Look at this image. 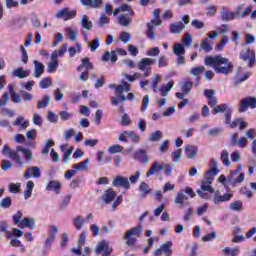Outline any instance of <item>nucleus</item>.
I'll return each instance as SVG.
<instances>
[{
  "mask_svg": "<svg viewBox=\"0 0 256 256\" xmlns=\"http://www.w3.org/2000/svg\"><path fill=\"white\" fill-rule=\"evenodd\" d=\"M204 63L208 67H213L216 73H221L222 75L233 73V63L221 55L207 56Z\"/></svg>",
  "mask_w": 256,
  "mask_h": 256,
  "instance_id": "1",
  "label": "nucleus"
},
{
  "mask_svg": "<svg viewBox=\"0 0 256 256\" xmlns=\"http://www.w3.org/2000/svg\"><path fill=\"white\" fill-rule=\"evenodd\" d=\"M213 179H215V176L209 174L205 175V180L202 181L200 190L196 191L197 195H199L201 199H211V194L209 193H215V189H213V186H211Z\"/></svg>",
  "mask_w": 256,
  "mask_h": 256,
  "instance_id": "2",
  "label": "nucleus"
},
{
  "mask_svg": "<svg viewBox=\"0 0 256 256\" xmlns=\"http://www.w3.org/2000/svg\"><path fill=\"white\" fill-rule=\"evenodd\" d=\"M141 233H143V225L141 224L126 231V234L124 236V239L126 240V245H128V247H133V245L137 243L136 237H141Z\"/></svg>",
  "mask_w": 256,
  "mask_h": 256,
  "instance_id": "3",
  "label": "nucleus"
},
{
  "mask_svg": "<svg viewBox=\"0 0 256 256\" xmlns=\"http://www.w3.org/2000/svg\"><path fill=\"white\" fill-rule=\"evenodd\" d=\"M151 65H155V59L153 58H142L138 62V69L143 71L142 77H149L151 75Z\"/></svg>",
  "mask_w": 256,
  "mask_h": 256,
  "instance_id": "4",
  "label": "nucleus"
},
{
  "mask_svg": "<svg viewBox=\"0 0 256 256\" xmlns=\"http://www.w3.org/2000/svg\"><path fill=\"white\" fill-rule=\"evenodd\" d=\"M117 55L125 57V55H127V50L123 48H117L116 50H112L111 52L106 51L102 56V61L104 63H107V61H109L110 59L111 63H115L117 61Z\"/></svg>",
  "mask_w": 256,
  "mask_h": 256,
  "instance_id": "5",
  "label": "nucleus"
},
{
  "mask_svg": "<svg viewBox=\"0 0 256 256\" xmlns=\"http://www.w3.org/2000/svg\"><path fill=\"white\" fill-rule=\"evenodd\" d=\"M241 169H243V167L241 165H238V168L230 173L227 178L230 185H239V183H243L245 181V174L240 173ZM235 175H238V177L235 178Z\"/></svg>",
  "mask_w": 256,
  "mask_h": 256,
  "instance_id": "6",
  "label": "nucleus"
},
{
  "mask_svg": "<svg viewBox=\"0 0 256 256\" xmlns=\"http://www.w3.org/2000/svg\"><path fill=\"white\" fill-rule=\"evenodd\" d=\"M2 155H4L5 157H10V159L16 161V163H18L20 167H23V160L21 159L17 151L11 150L9 145L5 144L3 146Z\"/></svg>",
  "mask_w": 256,
  "mask_h": 256,
  "instance_id": "7",
  "label": "nucleus"
},
{
  "mask_svg": "<svg viewBox=\"0 0 256 256\" xmlns=\"http://www.w3.org/2000/svg\"><path fill=\"white\" fill-rule=\"evenodd\" d=\"M255 109L256 108V97L248 96L241 100L239 113H245L247 109Z\"/></svg>",
  "mask_w": 256,
  "mask_h": 256,
  "instance_id": "8",
  "label": "nucleus"
},
{
  "mask_svg": "<svg viewBox=\"0 0 256 256\" xmlns=\"http://www.w3.org/2000/svg\"><path fill=\"white\" fill-rule=\"evenodd\" d=\"M232 197H233V193H226L224 195H221V192L219 190H216L212 197V201H213L214 205H221L222 203L231 201Z\"/></svg>",
  "mask_w": 256,
  "mask_h": 256,
  "instance_id": "9",
  "label": "nucleus"
},
{
  "mask_svg": "<svg viewBox=\"0 0 256 256\" xmlns=\"http://www.w3.org/2000/svg\"><path fill=\"white\" fill-rule=\"evenodd\" d=\"M240 59L242 61H248V67H253L255 63V50H251V48H247L240 52Z\"/></svg>",
  "mask_w": 256,
  "mask_h": 256,
  "instance_id": "10",
  "label": "nucleus"
},
{
  "mask_svg": "<svg viewBox=\"0 0 256 256\" xmlns=\"http://www.w3.org/2000/svg\"><path fill=\"white\" fill-rule=\"evenodd\" d=\"M77 12L75 10H69V8H63L56 13L57 19H63L69 21V19H75Z\"/></svg>",
  "mask_w": 256,
  "mask_h": 256,
  "instance_id": "11",
  "label": "nucleus"
},
{
  "mask_svg": "<svg viewBox=\"0 0 256 256\" xmlns=\"http://www.w3.org/2000/svg\"><path fill=\"white\" fill-rule=\"evenodd\" d=\"M113 187H123V189H131V183H129V178L123 176H115L113 182Z\"/></svg>",
  "mask_w": 256,
  "mask_h": 256,
  "instance_id": "12",
  "label": "nucleus"
},
{
  "mask_svg": "<svg viewBox=\"0 0 256 256\" xmlns=\"http://www.w3.org/2000/svg\"><path fill=\"white\" fill-rule=\"evenodd\" d=\"M112 251L113 248H109V242L103 240L98 244L95 253L97 255H101V253H103L102 256H109L111 255Z\"/></svg>",
  "mask_w": 256,
  "mask_h": 256,
  "instance_id": "13",
  "label": "nucleus"
},
{
  "mask_svg": "<svg viewBox=\"0 0 256 256\" xmlns=\"http://www.w3.org/2000/svg\"><path fill=\"white\" fill-rule=\"evenodd\" d=\"M220 15H221L222 21H224L225 23L229 21H233V19L237 17V9H235V12H231L229 11V9H227L226 6H223L220 11Z\"/></svg>",
  "mask_w": 256,
  "mask_h": 256,
  "instance_id": "14",
  "label": "nucleus"
},
{
  "mask_svg": "<svg viewBox=\"0 0 256 256\" xmlns=\"http://www.w3.org/2000/svg\"><path fill=\"white\" fill-rule=\"evenodd\" d=\"M161 23V20H151L150 23H147L148 38L152 41L155 40L157 37V34L155 33V27H159Z\"/></svg>",
  "mask_w": 256,
  "mask_h": 256,
  "instance_id": "15",
  "label": "nucleus"
},
{
  "mask_svg": "<svg viewBox=\"0 0 256 256\" xmlns=\"http://www.w3.org/2000/svg\"><path fill=\"white\" fill-rule=\"evenodd\" d=\"M31 177H34L35 179H39V177H41V170L39 169V167H29L24 172V179H31Z\"/></svg>",
  "mask_w": 256,
  "mask_h": 256,
  "instance_id": "16",
  "label": "nucleus"
},
{
  "mask_svg": "<svg viewBox=\"0 0 256 256\" xmlns=\"http://www.w3.org/2000/svg\"><path fill=\"white\" fill-rule=\"evenodd\" d=\"M204 95L208 99V104L212 106V109L219 103V99L215 97V90L205 89Z\"/></svg>",
  "mask_w": 256,
  "mask_h": 256,
  "instance_id": "17",
  "label": "nucleus"
},
{
  "mask_svg": "<svg viewBox=\"0 0 256 256\" xmlns=\"http://www.w3.org/2000/svg\"><path fill=\"white\" fill-rule=\"evenodd\" d=\"M115 197H117V193L113 190V188H109L104 191V194L101 196L102 201H104L105 205H109L112 201H115Z\"/></svg>",
  "mask_w": 256,
  "mask_h": 256,
  "instance_id": "18",
  "label": "nucleus"
},
{
  "mask_svg": "<svg viewBox=\"0 0 256 256\" xmlns=\"http://www.w3.org/2000/svg\"><path fill=\"white\" fill-rule=\"evenodd\" d=\"M165 162H154L152 167L146 172V177H151V175H155V173H159V171H163L165 169Z\"/></svg>",
  "mask_w": 256,
  "mask_h": 256,
  "instance_id": "19",
  "label": "nucleus"
},
{
  "mask_svg": "<svg viewBox=\"0 0 256 256\" xmlns=\"http://www.w3.org/2000/svg\"><path fill=\"white\" fill-rule=\"evenodd\" d=\"M86 239H87V230L83 231L80 234V237L78 239V248L72 249V252H74L75 255H81V249H83V245H85Z\"/></svg>",
  "mask_w": 256,
  "mask_h": 256,
  "instance_id": "20",
  "label": "nucleus"
},
{
  "mask_svg": "<svg viewBox=\"0 0 256 256\" xmlns=\"http://www.w3.org/2000/svg\"><path fill=\"white\" fill-rule=\"evenodd\" d=\"M36 225H37V220L35 218H31V217H25L20 222V228L21 229H25L27 227L29 229H35Z\"/></svg>",
  "mask_w": 256,
  "mask_h": 256,
  "instance_id": "21",
  "label": "nucleus"
},
{
  "mask_svg": "<svg viewBox=\"0 0 256 256\" xmlns=\"http://www.w3.org/2000/svg\"><path fill=\"white\" fill-rule=\"evenodd\" d=\"M185 154L188 159H195L197 157V154L199 153V148L195 145H187L185 146Z\"/></svg>",
  "mask_w": 256,
  "mask_h": 256,
  "instance_id": "22",
  "label": "nucleus"
},
{
  "mask_svg": "<svg viewBox=\"0 0 256 256\" xmlns=\"http://www.w3.org/2000/svg\"><path fill=\"white\" fill-rule=\"evenodd\" d=\"M45 73V65L39 62V60H34V77L35 79H39L41 75Z\"/></svg>",
  "mask_w": 256,
  "mask_h": 256,
  "instance_id": "23",
  "label": "nucleus"
},
{
  "mask_svg": "<svg viewBox=\"0 0 256 256\" xmlns=\"http://www.w3.org/2000/svg\"><path fill=\"white\" fill-rule=\"evenodd\" d=\"M242 11V12H241ZM252 8L251 6H248L244 11H243V5H240L236 7V17L238 19H243L249 15H251Z\"/></svg>",
  "mask_w": 256,
  "mask_h": 256,
  "instance_id": "24",
  "label": "nucleus"
},
{
  "mask_svg": "<svg viewBox=\"0 0 256 256\" xmlns=\"http://www.w3.org/2000/svg\"><path fill=\"white\" fill-rule=\"evenodd\" d=\"M12 74L14 77H18V79H25V77L31 75V70H24L23 67H18L13 70Z\"/></svg>",
  "mask_w": 256,
  "mask_h": 256,
  "instance_id": "25",
  "label": "nucleus"
},
{
  "mask_svg": "<svg viewBox=\"0 0 256 256\" xmlns=\"http://www.w3.org/2000/svg\"><path fill=\"white\" fill-rule=\"evenodd\" d=\"M46 191H55V193L59 195V191H61V182L57 180L50 181L46 186Z\"/></svg>",
  "mask_w": 256,
  "mask_h": 256,
  "instance_id": "26",
  "label": "nucleus"
},
{
  "mask_svg": "<svg viewBox=\"0 0 256 256\" xmlns=\"http://www.w3.org/2000/svg\"><path fill=\"white\" fill-rule=\"evenodd\" d=\"M134 159L137 161H141L145 165L149 163V157L147 156V152L143 149L139 150L138 152H135Z\"/></svg>",
  "mask_w": 256,
  "mask_h": 256,
  "instance_id": "27",
  "label": "nucleus"
},
{
  "mask_svg": "<svg viewBox=\"0 0 256 256\" xmlns=\"http://www.w3.org/2000/svg\"><path fill=\"white\" fill-rule=\"evenodd\" d=\"M183 31H185V24H183V22H175L170 24V33H182Z\"/></svg>",
  "mask_w": 256,
  "mask_h": 256,
  "instance_id": "28",
  "label": "nucleus"
},
{
  "mask_svg": "<svg viewBox=\"0 0 256 256\" xmlns=\"http://www.w3.org/2000/svg\"><path fill=\"white\" fill-rule=\"evenodd\" d=\"M13 125L20 127V129H27L29 127V120H25L23 116H18L13 122Z\"/></svg>",
  "mask_w": 256,
  "mask_h": 256,
  "instance_id": "29",
  "label": "nucleus"
},
{
  "mask_svg": "<svg viewBox=\"0 0 256 256\" xmlns=\"http://www.w3.org/2000/svg\"><path fill=\"white\" fill-rule=\"evenodd\" d=\"M118 23L122 25V27H129V25L133 23V19H131L129 14H122L118 18Z\"/></svg>",
  "mask_w": 256,
  "mask_h": 256,
  "instance_id": "30",
  "label": "nucleus"
},
{
  "mask_svg": "<svg viewBox=\"0 0 256 256\" xmlns=\"http://www.w3.org/2000/svg\"><path fill=\"white\" fill-rule=\"evenodd\" d=\"M85 218L81 215L76 216L73 219V226L75 227V229H77V231H81V229H83V226L85 225Z\"/></svg>",
  "mask_w": 256,
  "mask_h": 256,
  "instance_id": "31",
  "label": "nucleus"
},
{
  "mask_svg": "<svg viewBox=\"0 0 256 256\" xmlns=\"http://www.w3.org/2000/svg\"><path fill=\"white\" fill-rule=\"evenodd\" d=\"M50 103H51V97L49 95H45L38 100L37 107L38 109H46V107H49Z\"/></svg>",
  "mask_w": 256,
  "mask_h": 256,
  "instance_id": "32",
  "label": "nucleus"
},
{
  "mask_svg": "<svg viewBox=\"0 0 256 256\" xmlns=\"http://www.w3.org/2000/svg\"><path fill=\"white\" fill-rule=\"evenodd\" d=\"M67 47H68V45L65 43L58 50H55L51 54L52 59H57L58 57H63V55H65V53H67Z\"/></svg>",
  "mask_w": 256,
  "mask_h": 256,
  "instance_id": "33",
  "label": "nucleus"
},
{
  "mask_svg": "<svg viewBox=\"0 0 256 256\" xmlns=\"http://www.w3.org/2000/svg\"><path fill=\"white\" fill-rule=\"evenodd\" d=\"M173 85H175V83L170 81L166 85H163L159 88L162 97H167V95H169V91L173 89Z\"/></svg>",
  "mask_w": 256,
  "mask_h": 256,
  "instance_id": "34",
  "label": "nucleus"
},
{
  "mask_svg": "<svg viewBox=\"0 0 256 256\" xmlns=\"http://www.w3.org/2000/svg\"><path fill=\"white\" fill-rule=\"evenodd\" d=\"M81 25L83 29H87V31H91L93 29V22L89 20V16L87 15L82 16Z\"/></svg>",
  "mask_w": 256,
  "mask_h": 256,
  "instance_id": "35",
  "label": "nucleus"
},
{
  "mask_svg": "<svg viewBox=\"0 0 256 256\" xmlns=\"http://www.w3.org/2000/svg\"><path fill=\"white\" fill-rule=\"evenodd\" d=\"M171 247H173V242L168 241L165 244H162L160 246V249L162 250V253H164V255L171 256L173 253V250L171 249Z\"/></svg>",
  "mask_w": 256,
  "mask_h": 256,
  "instance_id": "36",
  "label": "nucleus"
},
{
  "mask_svg": "<svg viewBox=\"0 0 256 256\" xmlns=\"http://www.w3.org/2000/svg\"><path fill=\"white\" fill-rule=\"evenodd\" d=\"M124 91H125L126 93H129V91H131V86H130L127 82H125V81H123L122 84H120V85H118V86L116 87V93H117V95L123 94Z\"/></svg>",
  "mask_w": 256,
  "mask_h": 256,
  "instance_id": "37",
  "label": "nucleus"
},
{
  "mask_svg": "<svg viewBox=\"0 0 256 256\" xmlns=\"http://www.w3.org/2000/svg\"><path fill=\"white\" fill-rule=\"evenodd\" d=\"M16 151L23 153L25 155L26 161H33V153L31 150L24 148L23 146H18Z\"/></svg>",
  "mask_w": 256,
  "mask_h": 256,
  "instance_id": "38",
  "label": "nucleus"
},
{
  "mask_svg": "<svg viewBox=\"0 0 256 256\" xmlns=\"http://www.w3.org/2000/svg\"><path fill=\"white\" fill-rule=\"evenodd\" d=\"M51 61L48 63V73H55L59 67V60L50 56Z\"/></svg>",
  "mask_w": 256,
  "mask_h": 256,
  "instance_id": "39",
  "label": "nucleus"
},
{
  "mask_svg": "<svg viewBox=\"0 0 256 256\" xmlns=\"http://www.w3.org/2000/svg\"><path fill=\"white\" fill-rule=\"evenodd\" d=\"M89 163H91V159L87 158L86 160L80 163L74 164L73 169H75L76 171H86Z\"/></svg>",
  "mask_w": 256,
  "mask_h": 256,
  "instance_id": "40",
  "label": "nucleus"
},
{
  "mask_svg": "<svg viewBox=\"0 0 256 256\" xmlns=\"http://www.w3.org/2000/svg\"><path fill=\"white\" fill-rule=\"evenodd\" d=\"M82 67H85L86 71H91L93 64L89 61V58L86 57L81 60V65L77 67V71H81Z\"/></svg>",
  "mask_w": 256,
  "mask_h": 256,
  "instance_id": "41",
  "label": "nucleus"
},
{
  "mask_svg": "<svg viewBox=\"0 0 256 256\" xmlns=\"http://www.w3.org/2000/svg\"><path fill=\"white\" fill-rule=\"evenodd\" d=\"M35 187V183L33 181L29 180L26 183V190L24 191V197L25 199H29L33 193V188Z\"/></svg>",
  "mask_w": 256,
  "mask_h": 256,
  "instance_id": "42",
  "label": "nucleus"
},
{
  "mask_svg": "<svg viewBox=\"0 0 256 256\" xmlns=\"http://www.w3.org/2000/svg\"><path fill=\"white\" fill-rule=\"evenodd\" d=\"M222 253L228 256H237L240 253V250H239V247H234V248L225 247L223 248Z\"/></svg>",
  "mask_w": 256,
  "mask_h": 256,
  "instance_id": "43",
  "label": "nucleus"
},
{
  "mask_svg": "<svg viewBox=\"0 0 256 256\" xmlns=\"http://www.w3.org/2000/svg\"><path fill=\"white\" fill-rule=\"evenodd\" d=\"M187 199H189V198L187 197V195H185V193L178 192L177 196H176V198L174 200V203L176 205H184V203L187 201Z\"/></svg>",
  "mask_w": 256,
  "mask_h": 256,
  "instance_id": "44",
  "label": "nucleus"
},
{
  "mask_svg": "<svg viewBox=\"0 0 256 256\" xmlns=\"http://www.w3.org/2000/svg\"><path fill=\"white\" fill-rule=\"evenodd\" d=\"M228 207L231 211H243V202L241 200H236L230 203Z\"/></svg>",
  "mask_w": 256,
  "mask_h": 256,
  "instance_id": "45",
  "label": "nucleus"
},
{
  "mask_svg": "<svg viewBox=\"0 0 256 256\" xmlns=\"http://www.w3.org/2000/svg\"><path fill=\"white\" fill-rule=\"evenodd\" d=\"M210 163H211L212 168L210 170H208L206 172V174L212 175L215 177V175H217V173H219V169H217V160L215 158H212Z\"/></svg>",
  "mask_w": 256,
  "mask_h": 256,
  "instance_id": "46",
  "label": "nucleus"
},
{
  "mask_svg": "<svg viewBox=\"0 0 256 256\" xmlns=\"http://www.w3.org/2000/svg\"><path fill=\"white\" fill-rule=\"evenodd\" d=\"M100 45H101V40L99 38H95L94 40L88 42V47L90 51H92V53H94V51H97Z\"/></svg>",
  "mask_w": 256,
  "mask_h": 256,
  "instance_id": "47",
  "label": "nucleus"
},
{
  "mask_svg": "<svg viewBox=\"0 0 256 256\" xmlns=\"http://www.w3.org/2000/svg\"><path fill=\"white\" fill-rule=\"evenodd\" d=\"M173 52L176 56L185 55V46H183V44L176 43L174 44Z\"/></svg>",
  "mask_w": 256,
  "mask_h": 256,
  "instance_id": "48",
  "label": "nucleus"
},
{
  "mask_svg": "<svg viewBox=\"0 0 256 256\" xmlns=\"http://www.w3.org/2000/svg\"><path fill=\"white\" fill-rule=\"evenodd\" d=\"M227 109H229V105L227 104H216V106L213 107V115H217V113H224Z\"/></svg>",
  "mask_w": 256,
  "mask_h": 256,
  "instance_id": "49",
  "label": "nucleus"
},
{
  "mask_svg": "<svg viewBox=\"0 0 256 256\" xmlns=\"http://www.w3.org/2000/svg\"><path fill=\"white\" fill-rule=\"evenodd\" d=\"M55 146V142L51 139L47 140L44 144V147L41 151L42 155H49V148L50 147H54Z\"/></svg>",
  "mask_w": 256,
  "mask_h": 256,
  "instance_id": "50",
  "label": "nucleus"
},
{
  "mask_svg": "<svg viewBox=\"0 0 256 256\" xmlns=\"http://www.w3.org/2000/svg\"><path fill=\"white\" fill-rule=\"evenodd\" d=\"M139 191L142 193V197H145V195H149V193H151V188L147 183L141 182Z\"/></svg>",
  "mask_w": 256,
  "mask_h": 256,
  "instance_id": "51",
  "label": "nucleus"
},
{
  "mask_svg": "<svg viewBox=\"0 0 256 256\" xmlns=\"http://www.w3.org/2000/svg\"><path fill=\"white\" fill-rule=\"evenodd\" d=\"M66 33L70 39V41H75L77 39V35H79V31L73 28H66Z\"/></svg>",
  "mask_w": 256,
  "mask_h": 256,
  "instance_id": "52",
  "label": "nucleus"
},
{
  "mask_svg": "<svg viewBox=\"0 0 256 256\" xmlns=\"http://www.w3.org/2000/svg\"><path fill=\"white\" fill-rule=\"evenodd\" d=\"M119 39L122 41V43L127 44L129 41H131V39H133V35L129 32H121Z\"/></svg>",
  "mask_w": 256,
  "mask_h": 256,
  "instance_id": "53",
  "label": "nucleus"
},
{
  "mask_svg": "<svg viewBox=\"0 0 256 256\" xmlns=\"http://www.w3.org/2000/svg\"><path fill=\"white\" fill-rule=\"evenodd\" d=\"M51 85H53V81L49 77L43 78L39 82V87H41V89H48V87H51Z\"/></svg>",
  "mask_w": 256,
  "mask_h": 256,
  "instance_id": "54",
  "label": "nucleus"
},
{
  "mask_svg": "<svg viewBox=\"0 0 256 256\" xmlns=\"http://www.w3.org/2000/svg\"><path fill=\"white\" fill-rule=\"evenodd\" d=\"M200 47L201 49H203V51H206V53H209V51L213 50V47L211 46V44H209V38H205L204 40H202Z\"/></svg>",
  "mask_w": 256,
  "mask_h": 256,
  "instance_id": "55",
  "label": "nucleus"
},
{
  "mask_svg": "<svg viewBox=\"0 0 256 256\" xmlns=\"http://www.w3.org/2000/svg\"><path fill=\"white\" fill-rule=\"evenodd\" d=\"M160 139H163V132L157 130L154 133H152L149 137V141H160Z\"/></svg>",
  "mask_w": 256,
  "mask_h": 256,
  "instance_id": "56",
  "label": "nucleus"
},
{
  "mask_svg": "<svg viewBox=\"0 0 256 256\" xmlns=\"http://www.w3.org/2000/svg\"><path fill=\"white\" fill-rule=\"evenodd\" d=\"M221 160H222L223 164L226 165L227 167H229V165H231V160L229 159V152H227V150H224L222 152Z\"/></svg>",
  "mask_w": 256,
  "mask_h": 256,
  "instance_id": "57",
  "label": "nucleus"
},
{
  "mask_svg": "<svg viewBox=\"0 0 256 256\" xmlns=\"http://www.w3.org/2000/svg\"><path fill=\"white\" fill-rule=\"evenodd\" d=\"M32 121L34 125L41 127L43 125V117L39 115V113H34L32 117Z\"/></svg>",
  "mask_w": 256,
  "mask_h": 256,
  "instance_id": "58",
  "label": "nucleus"
},
{
  "mask_svg": "<svg viewBox=\"0 0 256 256\" xmlns=\"http://www.w3.org/2000/svg\"><path fill=\"white\" fill-rule=\"evenodd\" d=\"M172 158L174 163H179L181 157H183V151L181 149L175 150L172 152Z\"/></svg>",
  "mask_w": 256,
  "mask_h": 256,
  "instance_id": "59",
  "label": "nucleus"
},
{
  "mask_svg": "<svg viewBox=\"0 0 256 256\" xmlns=\"http://www.w3.org/2000/svg\"><path fill=\"white\" fill-rule=\"evenodd\" d=\"M125 134H127V136L131 139L133 143H137L139 139H141V137L137 133H135V131H125Z\"/></svg>",
  "mask_w": 256,
  "mask_h": 256,
  "instance_id": "60",
  "label": "nucleus"
},
{
  "mask_svg": "<svg viewBox=\"0 0 256 256\" xmlns=\"http://www.w3.org/2000/svg\"><path fill=\"white\" fill-rule=\"evenodd\" d=\"M205 71V66H198L195 68H192L190 70L191 75H194L195 77H199Z\"/></svg>",
  "mask_w": 256,
  "mask_h": 256,
  "instance_id": "61",
  "label": "nucleus"
},
{
  "mask_svg": "<svg viewBox=\"0 0 256 256\" xmlns=\"http://www.w3.org/2000/svg\"><path fill=\"white\" fill-rule=\"evenodd\" d=\"M191 89H193V82H191V81L184 82V84L182 86L183 93L188 95V93H191Z\"/></svg>",
  "mask_w": 256,
  "mask_h": 256,
  "instance_id": "62",
  "label": "nucleus"
},
{
  "mask_svg": "<svg viewBox=\"0 0 256 256\" xmlns=\"http://www.w3.org/2000/svg\"><path fill=\"white\" fill-rule=\"evenodd\" d=\"M109 153L115 154V153H121L123 151V146L119 144L112 145L108 148Z\"/></svg>",
  "mask_w": 256,
  "mask_h": 256,
  "instance_id": "63",
  "label": "nucleus"
},
{
  "mask_svg": "<svg viewBox=\"0 0 256 256\" xmlns=\"http://www.w3.org/2000/svg\"><path fill=\"white\" fill-rule=\"evenodd\" d=\"M0 207H2V209H9V207H11V197L3 198L0 202Z\"/></svg>",
  "mask_w": 256,
  "mask_h": 256,
  "instance_id": "64",
  "label": "nucleus"
}]
</instances>
